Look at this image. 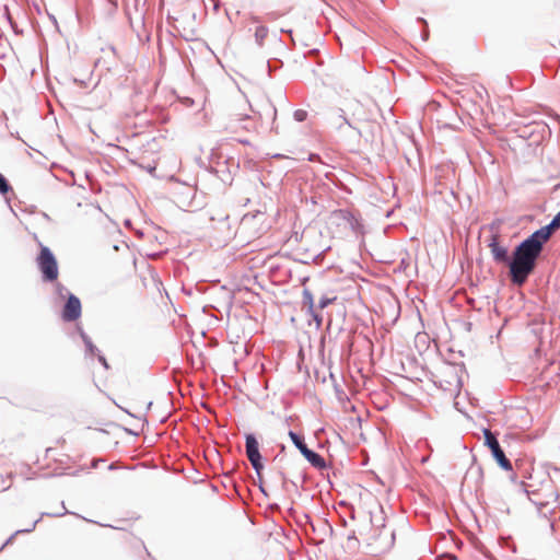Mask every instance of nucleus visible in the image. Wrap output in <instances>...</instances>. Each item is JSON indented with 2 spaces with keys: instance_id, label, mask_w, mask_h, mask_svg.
Segmentation results:
<instances>
[{
  "instance_id": "obj_18",
  "label": "nucleus",
  "mask_w": 560,
  "mask_h": 560,
  "mask_svg": "<svg viewBox=\"0 0 560 560\" xmlns=\"http://www.w3.org/2000/svg\"><path fill=\"white\" fill-rule=\"evenodd\" d=\"M21 532H22V530H18V532H15V533H14V534L9 538V539H7L3 544H1V545H0V551H1L5 546H8L9 544H11V542H12V540H13V538H14L18 534H20Z\"/></svg>"
},
{
  "instance_id": "obj_14",
  "label": "nucleus",
  "mask_w": 560,
  "mask_h": 560,
  "mask_svg": "<svg viewBox=\"0 0 560 560\" xmlns=\"http://www.w3.org/2000/svg\"><path fill=\"white\" fill-rule=\"evenodd\" d=\"M268 102L269 103H273V102H277V103H284L285 102V96L284 94L282 93L281 90L277 91L276 92V95H275V98L271 100V98H268Z\"/></svg>"
},
{
  "instance_id": "obj_15",
  "label": "nucleus",
  "mask_w": 560,
  "mask_h": 560,
  "mask_svg": "<svg viewBox=\"0 0 560 560\" xmlns=\"http://www.w3.org/2000/svg\"><path fill=\"white\" fill-rule=\"evenodd\" d=\"M9 188L7 179L0 174V192L7 194Z\"/></svg>"
},
{
  "instance_id": "obj_13",
  "label": "nucleus",
  "mask_w": 560,
  "mask_h": 560,
  "mask_svg": "<svg viewBox=\"0 0 560 560\" xmlns=\"http://www.w3.org/2000/svg\"><path fill=\"white\" fill-rule=\"evenodd\" d=\"M289 436H290L291 441L293 442V444L300 450L301 453H302V450L307 448V446L303 442V439L295 432L290 431Z\"/></svg>"
},
{
  "instance_id": "obj_16",
  "label": "nucleus",
  "mask_w": 560,
  "mask_h": 560,
  "mask_svg": "<svg viewBox=\"0 0 560 560\" xmlns=\"http://www.w3.org/2000/svg\"><path fill=\"white\" fill-rule=\"evenodd\" d=\"M336 300V298H323L319 302V307L323 310L326 306H328L330 303H332Z\"/></svg>"
},
{
  "instance_id": "obj_4",
  "label": "nucleus",
  "mask_w": 560,
  "mask_h": 560,
  "mask_svg": "<svg viewBox=\"0 0 560 560\" xmlns=\"http://www.w3.org/2000/svg\"><path fill=\"white\" fill-rule=\"evenodd\" d=\"M37 264L43 273L44 280L55 281L58 278L59 271L57 260L48 247H40Z\"/></svg>"
},
{
  "instance_id": "obj_2",
  "label": "nucleus",
  "mask_w": 560,
  "mask_h": 560,
  "mask_svg": "<svg viewBox=\"0 0 560 560\" xmlns=\"http://www.w3.org/2000/svg\"><path fill=\"white\" fill-rule=\"evenodd\" d=\"M358 535L375 553L388 551L395 542L394 530L385 524L375 527L370 523L361 524L358 528Z\"/></svg>"
},
{
  "instance_id": "obj_6",
  "label": "nucleus",
  "mask_w": 560,
  "mask_h": 560,
  "mask_svg": "<svg viewBox=\"0 0 560 560\" xmlns=\"http://www.w3.org/2000/svg\"><path fill=\"white\" fill-rule=\"evenodd\" d=\"M245 448L248 460L250 462L253 468L259 474L264 466L261 463L258 442L253 434L246 435Z\"/></svg>"
},
{
  "instance_id": "obj_5",
  "label": "nucleus",
  "mask_w": 560,
  "mask_h": 560,
  "mask_svg": "<svg viewBox=\"0 0 560 560\" xmlns=\"http://www.w3.org/2000/svg\"><path fill=\"white\" fill-rule=\"evenodd\" d=\"M483 435H485V444L490 448L492 456L494 457L497 463L500 465V467H502L505 470H511L512 464L506 458V456H505L503 450L501 448L494 434L489 429H485Z\"/></svg>"
},
{
  "instance_id": "obj_9",
  "label": "nucleus",
  "mask_w": 560,
  "mask_h": 560,
  "mask_svg": "<svg viewBox=\"0 0 560 560\" xmlns=\"http://www.w3.org/2000/svg\"><path fill=\"white\" fill-rule=\"evenodd\" d=\"M559 228H560V211L556 214V217L552 219V221L548 225L542 226L541 229L537 230L536 232H538L540 234V236H542L546 241H548L550 238V236L552 235V233L555 232V230H557Z\"/></svg>"
},
{
  "instance_id": "obj_3",
  "label": "nucleus",
  "mask_w": 560,
  "mask_h": 560,
  "mask_svg": "<svg viewBox=\"0 0 560 560\" xmlns=\"http://www.w3.org/2000/svg\"><path fill=\"white\" fill-rule=\"evenodd\" d=\"M327 229L332 237H347L358 235L361 231V224L354 215L348 210H336L330 213L327 221Z\"/></svg>"
},
{
  "instance_id": "obj_10",
  "label": "nucleus",
  "mask_w": 560,
  "mask_h": 560,
  "mask_svg": "<svg viewBox=\"0 0 560 560\" xmlns=\"http://www.w3.org/2000/svg\"><path fill=\"white\" fill-rule=\"evenodd\" d=\"M302 454L314 467H325V460L319 454L311 451L310 448L302 450Z\"/></svg>"
},
{
  "instance_id": "obj_8",
  "label": "nucleus",
  "mask_w": 560,
  "mask_h": 560,
  "mask_svg": "<svg viewBox=\"0 0 560 560\" xmlns=\"http://www.w3.org/2000/svg\"><path fill=\"white\" fill-rule=\"evenodd\" d=\"M490 252L493 258L499 262L508 261V249L499 243V237L493 235L489 243Z\"/></svg>"
},
{
  "instance_id": "obj_17",
  "label": "nucleus",
  "mask_w": 560,
  "mask_h": 560,
  "mask_svg": "<svg viewBox=\"0 0 560 560\" xmlns=\"http://www.w3.org/2000/svg\"><path fill=\"white\" fill-rule=\"evenodd\" d=\"M294 117L296 118V120L303 121L306 118V112L303 109H298L294 113Z\"/></svg>"
},
{
  "instance_id": "obj_12",
  "label": "nucleus",
  "mask_w": 560,
  "mask_h": 560,
  "mask_svg": "<svg viewBox=\"0 0 560 560\" xmlns=\"http://www.w3.org/2000/svg\"><path fill=\"white\" fill-rule=\"evenodd\" d=\"M303 302L308 307L310 312L313 314L315 320H317V323L320 324L322 318L317 314H315L313 311V308H314L313 294L307 290H304V292H303Z\"/></svg>"
},
{
  "instance_id": "obj_7",
  "label": "nucleus",
  "mask_w": 560,
  "mask_h": 560,
  "mask_svg": "<svg viewBox=\"0 0 560 560\" xmlns=\"http://www.w3.org/2000/svg\"><path fill=\"white\" fill-rule=\"evenodd\" d=\"M81 310L82 307L80 300L73 294H70L62 311L63 320L73 322L78 319L81 316Z\"/></svg>"
},
{
  "instance_id": "obj_11",
  "label": "nucleus",
  "mask_w": 560,
  "mask_h": 560,
  "mask_svg": "<svg viewBox=\"0 0 560 560\" xmlns=\"http://www.w3.org/2000/svg\"><path fill=\"white\" fill-rule=\"evenodd\" d=\"M141 281H142V285L143 288H147L148 287V282L150 284H152L158 291L160 290L159 288V281L156 280L155 278V275L154 272L150 269V268H145V270L142 272L141 275Z\"/></svg>"
},
{
  "instance_id": "obj_1",
  "label": "nucleus",
  "mask_w": 560,
  "mask_h": 560,
  "mask_svg": "<svg viewBox=\"0 0 560 560\" xmlns=\"http://www.w3.org/2000/svg\"><path fill=\"white\" fill-rule=\"evenodd\" d=\"M546 242L538 232H534L516 247L510 264L511 278L515 284H523L526 281Z\"/></svg>"
}]
</instances>
